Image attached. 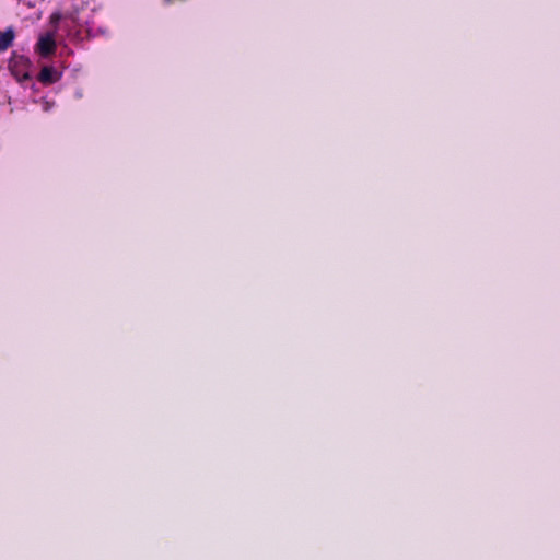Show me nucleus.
Listing matches in <instances>:
<instances>
[{
    "mask_svg": "<svg viewBox=\"0 0 560 560\" xmlns=\"http://www.w3.org/2000/svg\"><path fill=\"white\" fill-rule=\"evenodd\" d=\"M31 61L28 58L19 55L16 52L12 54V57L9 61V68L12 72V74L16 78L18 81H28L31 80L32 75L30 73L31 68Z\"/></svg>",
    "mask_w": 560,
    "mask_h": 560,
    "instance_id": "obj_1",
    "label": "nucleus"
},
{
    "mask_svg": "<svg viewBox=\"0 0 560 560\" xmlns=\"http://www.w3.org/2000/svg\"><path fill=\"white\" fill-rule=\"evenodd\" d=\"M56 49V42L54 35L51 33H46L42 35L37 43V51L43 57H48L54 54Z\"/></svg>",
    "mask_w": 560,
    "mask_h": 560,
    "instance_id": "obj_2",
    "label": "nucleus"
},
{
    "mask_svg": "<svg viewBox=\"0 0 560 560\" xmlns=\"http://www.w3.org/2000/svg\"><path fill=\"white\" fill-rule=\"evenodd\" d=\"M61 78V72L52 67H44L39 72L38 80L43 84H52Z\"/></svg>",
    "mask_w": 560,
    "mask_h": 560,
    "instance_id": "obj_3",
    "label": "nucleus"
},
{
    "mask_svg": "<svg viewBox=\"0 0 560 560\" xmlns=\"http://www.w3.org/2000/svg\"><path fill=\"white\" fill-rule=\"evenodd\" d=\"M15 34L12 27L7 28L4 32H0V51L7 50L12 46Z\"/></svg>",
    "mask_w": 560,
    "mask_h": 560,
    "instance_id": "obj_4",
    "label": "nucleus"
},
{
    "mask_svg": "<svg viewBox=\"0 0 560 560\" xmlns=\"http://www.w3.org/2000/svg\"><path fill=\"white\" fill-rule=\"evenodd\" d=\"M72 21H73L74 25H75L77 27H79L78 33H80V34H81V33H82V31H83V30H82L83 25H82V21H81V19H80V18H78V16H73V18H72Z\"/></svg>",
    "mask_w": 560,
    "mask_h": 560,
    "instance_id": "obj_5",
    "label": "nucleus"
},
{
    "mask_svg": "<svg viewBox=\"0 0 560 560\" xmlns=\"http://www.w3.org/2000/svg\"><path fill=\"white\" fill-rule=\"evenodd\" d=\"M18 1L22 2L23 4H25L28 8H34L35 7V0H18Z\"/></svg>",
    "mask_w": 560,
    "mask_h": 560,
    "instance_id": "obj_6",
    "label": "nucleus"
},
{
    "mask_svg": "<svg viewBox=\"0 0 560 560\" xmlns=\"http://www.w3.org/2000/svg\"><path fill=\"white\" fill-rule=\"evenodd\" d=\"M85 32L89 37L94 36V34L92 33V30L90 27H85Z\"/></svg>",
    "mask_w": 560,
    "mask_h": 560,
    "instance_id": "obj_7",
    "label": "nucleus"
},
{
    "mask_svg": "<svg viewBox=\"0 0 560 560\" xmlns=\"http://www.w3.org/2000/svg\"><path fill=\"white\" fill-rule=\"evenodd\" d=\"M75 96H77L78 98L82 97V91H81V90H78V91L75 92Z\"/></svg>",
    "mask_w": 560,
    "mask_h": 560,
    "instance_id": "obj_8",
    "label": "nucleus"
}]
</instances>
